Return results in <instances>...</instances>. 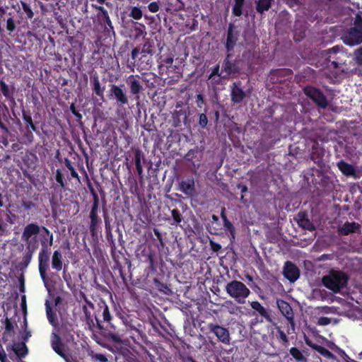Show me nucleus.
<instances>
[{
  "instance_id": "1",
  "label": "nucleus",
  "mask_w": 362,
  "mask_h": 362,
  "mask_svg": "<svg viewBox=\"0 0 362 362\" xmlns=\"http://www.w3.org/2000/svg\"><path fill=\"white\" fill-rule=\"evenodd\" d=\"M146 262L148 263V266L145 269L146 274L144 281V286L151 294L156 296L158 291V261L155 255L149 252L147 255Z\"/></svg>"
},
{
  "instance_id": "2",
  "label": "nucleus",
  "mask_w": 362,
  "mask_h": 362,
  "mask_svg": "<svg viewBox=\"0 0 362 362\" xmlns=\"http://www.w3.org/2000/svg\"><path fill=\"white\" fill-rule=\"evenodd\" d=\"M35 235H39L40 238V245L45 240V243L50 240L53 243V233L45 226H40L37 223H28L23 230L21 239L25 243L28 239L31 238Z\"/></svg>"
},
{
  "instance_id": "3",
  "label": "nucleus",
  "mask_w": 362,
  "mask_h": 362,
  "mask_svg": "<svg viewBox=\"0 0 362 362\" xmlns=\"http://www.w3.org/2000/svg\"><path fill=\"white\" fill-rule=\"evenodd\" d=\"M226 291L231 298L240 304L245 303L250 293V289L243 282L236 280L229 282L226 286Z\"/></svg>"
},
{
  "instance_id": "4",
  "label": "nucleus",
  "mask_w": 362,
  "mask_h": 362,
  "mask_svg": "<svg viewBox=\"0 0 362 362\" xmlns=\"http://www.w3.org/2000/svg\"><path fill=\"white\" fill-rule=\"evenodd\" d=\"M343 42L348 45L354 46L362 43V18L356 16L351 26L342 36Z\"/></svg>"
},
{
  "instance_id": "5",
  "label": "nucleus",
  "mask_w": 362,
  "mask_h": 362,
  "mask_svg": "<svg viewBox=\"0 0 362 362\" xmlns=\"http://www.w3.org/2000/svg\"><path fill=\"white\" fill-rule=\"evenodd\" d=\"M347 281V276L341 272L331 271L327 275L322 278V283L327 288L338 292L344 287Z\"/></svg>"
},
{
  "instance_id": "6",
  "label": "nucleus",
  "mask_w": 362,
  "mask_h": 362,
  "mask_svg": "<svg viewBox=\"0 0 362 362\" xmlns=\"http://www.w3.org/2000/svg\"><path fill=\"white\" fill-rule=\"evenodd\" d=\"M53 243H50V240L42 243L41 249L38 255V269L42 280L46 284L47 281V271L49 269V247Z\"/></svg>"
},
{
  "instance_id": "7",
  "label": "nucleus",
  "mask_w": 362,
  "mask_h": 362,
  "mask_svg": "<svg viewBox=\"0 0 362 362\" xmlns=\"http://www.w3.org/2000/svg\"><path fill=\"white\" fill-rule=\"evenodd\" d=\"M107 83H108L110 90H122V89L118 86L112 84L110 81H107L105 78H103L102 81H100L96 71H92L90 73V85L92 87L93 90H105L107 88Z\"/></svg>"
},
{
  "instance_id": "8",
  "label": "nucleus",
  "mask_w": 362,
  "mask_h": 362,
  "mask_svg": "<svg viewBox=\"0 0 362 362\" xmlns=\"http://www.w3.org/2000/svg\"><path fill=\"white\" fill-rule=\"evenodd\" d=\"M93 7L99 11L97 18L100 25L104 28L105 33L108 35H110L112 33L115 34L114 27L107 11L102 6H93Z\"/></svg>"
},
{
  "instance_id": "9",
  "label": "nucleus",
  "mask_w": 362,
  "mask_h": 362,
  "mask_svg": "<svg viewBox=\"0 0 362 362\" xmlns=\"http://www.w3.org/2000/svg\"><path fill=\"white\" fill-rule=\"evenodd\" d=\"M230 56V54L227 55L226 59L224 60L222 64V69L219 74V76L221 78H227L230 76H235V74H238L240 70L238 62H231L229 60Z\"/></svg>"
},
{
  "instance_id": "10",
  "label": "nucleus",
  "mask_w": 362,
  "mask_h": 362,
  "mask_svg": "<svg viewBox=\"0 0 362 362\" xmlns=\"http://www.w3.org/2000/svg\"><path fill=\"white\" fill-rule=\"evenodd\" d=\"M209 327L211 331L214 333L220 341L225 344H230V334L226 328L215 325H210Z\"/></svg>"
},
{
  "instance_id": "11",
  "label": "nucleus",
  "mask_w": 362,
  "mask_h": 362,
  "mask_svg": "<svg viewBox=\"0 0 362 362\" xmlns=\"http://www.w3.org/2000/svg\"><path fill=\"white\" fill-rule=\"evenodd\" d=\"M239 33L235 30V26L233 23H230L227 32V39L226 47L227 51H230L235 47L238 40Z\"/></svg>"
},
{
  "instance_id": "12",
  "label": "nucleus",
  "mask_w": 362,
  "mask_h": 362,
  "mask_svg": "<svg viewBox=\"0 0 362 362\" xmlns=\"http://www.w3.org/2000/svg\"><path fill=\"white\" fill-rule=\"evenodd\" d=\"M284 274L290 281L294 282L299 277V271L293 264L286 262L284 266Z\"/></svg>"
},
{
  "instance_id": "13",
  "label": "nucleus",
  "mask_w": 362,
  "mask_h": 362,
  "mask_svg": "<svg viewBox=\"0 0 362 362\" xmlns=\"http://www.w3.org/2000/svg\"><path fill=\"white\" fill-rule=\"evenodd\" d=\"M90 225L89 230L92 237H97L98 230L100 228L102 223L101 218L98 216V214H90Z\"/></svg>"
},
{
  "instance_id": "14",
  "label": "nucleus",
  "mask_w": 362,
  "mask_h": 362,
  "mask_svg": "<svg viewBox=\"0 0 362 362\" xmlns=\"http://www.w3.org/2000/svg\"><path fill=\"white\" fill-rule=\"evenodd\" d=\"M276 303L281 313L293 324V312L290 305L282 300H278Z\"/></svg>"
},
{
  "instance_id": "15",
  "label": "nucleus",
  "mask_w": 362,
  "mask_h": 362,
  "mask_svg": "<svg viewBox=\"0 0 362 362\" xmlns=\"http://www.w3.org/2000/svg\"><path fill=\"white\" fill-rule=\"evenodd\" d=\"M22 119L25 123V129H31L35 132L37 134L39 133V131L37 129L36 124L33 122L30 111L29 110H22Z\"/></svg>"
},
{
  "instance_id": "16",
  "label": "nucleus",
  "mask_w": 362,
  "mask_h": 362,
  "mask_svg": "<svg viewBox=\"0 0 362 362\" xmlns=\"http://www.w3.org/2000/svg\"><path fill=\"white\" fill-rule=\"evenodd\" d=\"M274 4V0H255V10L262 15L265 11H268Z\"/></svg>"
},
{
  "instance_id": "17",
  "label": "nucleus",
  "mask_w": 362,
  "mask_h": 362,
  "mask_svg": "<svg viewBox=\"0 0 362 362\" xmlns=\"http://www.w3.org/2000/svg\"><path fill=\"white\" fill-rule=\"evenodd\" d=\"M52 267L53 269L59 272L63 268V257L61 251L54 250L52 255Z\"/></svg>"
},
{
  "instance_id": "18",
  "label": "nucleus",
  "mask_w": 362,
  "mask_h": 362,
  "mask_svg": "<svg viewBox=\"0 0 362 362\" xmlns=\"http://www.w3.org/2000/svg\"><path fill=\"white\" fill-rule=\"evenodd\" d=\"M50 341L52 349L57 354H60L61 351L64 349V344L60 336L56 332H52L50 337Z\"/></svg>"
},
{
  "instance_id": "19",
  "label": "nucleus",
  "mask_w": 362,
  "mask_h": 362,
  "mask_svg": "<svg viewBox=\"0 0 362 362\" xmlns=\"http://www.w3.org/2000/svg\"><path fill=\"white\" fill-rule=\"evenodd\" d=\"M45 310L47 320L50 325H52L54 327H57L59 325L58 319L56 313L52 310L49 303L48 300L45 302Z\"/></svg>"
},
{
  "instance_id": "20",
  "label": "nucleus",
  "mask_w": 362,
  "mask_h": 362,
  "mask_svg": "<svg viewBox=\"0 0 362 362\" xmlns=\"http://www.w3.org/2000/svg\"><path fill=\"white\" fill-rule=\"evenodd\" d=\"M308 95L319 106L325 107L327 101L322 92H306Z\"/></svg>"
},
{
  "instance_id": "21",
  "label": "nucleus",
  "mask_w": 362,
  "mask_h": 362,
  "mask_svg": "<svg viewBox=\"0 0 362 362\" xmlns=\"http://www.w3.org/2000/svg\"><path fill=\"white\" fill-rule=\"evenodd\" d=\"M158 81L156 76L151 72L146 73L143 75L142 82L145 83L146 86L148 88H155Z\"/></svg>"
},
{
  "instance_id": "22",
  "label": "nucleus",
  "mask_w": 362,
  "mask_h": 362,
  "mask_svg": "<svg viewBox=\"0 0 362 362\" xmlns=\"http://www.w3.org/2000/svg\"><path fill=\"white\" fill-rule=\"evenodd\" d=\"M127 84L130 87L131 90H141L142 86L141 85L139 77L131 75L126 80Z\"/></svg>"
},
{
  "instance_id": "23",
  "label": "nucleus",
  "mask_w": 362,
  "mask_h": 362,
  "mask_svg": "<svg viewBox=\"0 0 362 362\" xmlns=\"http://www.w3.org/2000/svg\"><path fill=\"white\" fill-rule=\"evenodd\" d=\"M181 191L187 195H192L194 192V184L192 180L182 182L180 184Z\"/></svg>"
},
{
  "instance_id": "24",
  "label": "nucleus",
  "mask_w": 362,
  "mask_h": 362,
  "mask_svg": "<svg viewBox=\"0 0 362 362\" xmlns=\"http://www.w3.org/2000/svg\"><path fill=\"white\" fill-rule=\"evenodd\" d=\"M13 351L17 355V356L20 358H24L28 352V347L25 342H20L16 344L13 348Z\"/></svg>"
},
{
  "instance_id": "25",
  "label": "nucleus",
  "mask_w": 362,
  "mask_h": 362,
  "mask_svg": "<svg viewBox=\"0 0 362 362\" xmlns=\"http://www.w3.org/2000/svg\"><path fill=\"white\" fill-rule=\"evenodd\" d=\"M359 228V225L356 223H345L339 229L342 235H348L350 233L356 232Z\"/></svg>"
},
{
  "instance_id": "26",
  "label": "nucleus",
  "mask_w": 362,
  "mask_h": 362,
  "mask_svg": "<svg viewBox=\"0 0 362 362\" xmlns=\"http://www.w3.org/2000/svg\"><path fill=\"white\" fill-rule=\"evenodd\" d=\"M142 153L139 149L134 151V161L136 172L140 177H143V169L141 166Z\"/></svg>"
},
{
  "instance_id": "27",
  "label": "nucleus",
  "mask_w": 362,
  "mask_h": 362,
  "mask_svg": "<svg viewBox=\"0 0 362 362\" xmlns=\"http://www.w3.org/2000/svg\"><path fill=\"white\" fill-rule=\"evenodd\" d=\"M298 216V223L300 227L309 230L314 229L312 223L305 217V214L304 213H299Z\"/></svg>"
},
{
  "instance_id": "28",
  "label": "nucleus",
  "mask_w": 362,
  "mask_h": 362,
  "mask_svg": "<svg viewBox=\"0 0 362 362\" xmlns=\"http://www.w3.org/2000/svg\"><path fill=\"white\" fill-rule=\"evenodd\" d=\"M100 308L103 310L102 315L103 318V322L107 323L110 327L115 328L114 325L112 324V315L110 313L109 307L107 304L103 303L102 306H100Z\"/></svg>"
},
{
  "instance_id": "29",
  "label": "nucleus",
  "mask_w": 362,
  "mask_h": 362,
  "mask_svg": "<svg viewBox=\"0 0 362 362\" xmlns=\"http://www.w3.org/2000/svg\"><path fill=\"white\" fill-rule=\"evenodd\" d=\"M40 244V238L39 235H35L34 236H32L31 238L28 239V240L25 242L26 249H33L37 250Z\"/></svg>"
},
{
  "instance_id": "30",
  "label": "nucleus",
  "mask_w": 362,
  "mask_h": 362,
  "mask_svg": "<svg viewBox=\"0 0 362 362\" xmlns=\"http://www.w3.org/2000/svg\"><path fill=\"white\" fill-rule=\"evenodd\" d=\"M337 166L341 173L346 175H352L355 173L354 167L344 161L339 162Z\"/></svg>"
},
{
  "instance_id": "31",
  "label": "nucleus",
  "mask_w": 362,
  "mask_h": 362,
  "mask_svg": "<svg viewBox=\"0 0 362 362\" xmlns=\"http://www.w3.org/2000/svg\"><path fill=\"white\" fill-rule=\"evenodd\" d=\"M20 4L21 5L22 10L26 15V18L28 19H32L34 16V13L32 10L30 5L25 1H21Z\"/></svg>"
},
{
  "instance_id": "32",
  "label": "nucleus",
  "mask_w": 362,
  "mask_h": 362,
  "mask_svg": "<svg viewBox=\"0 0 362 362\" xmlns=\"http://www.w3.org/2000/svg\"><path fill=\"white\" fill-rule=\"evenodd\" d=\"M235 5L233 8V13L235 16H240L243 14V6L245 4V0H234Z\"/></svg>"
},
{
  "instance_id": "33",
  "label": "nucleus",
  "mask_w": 362,
  "mask_h": 362,
  "mask_svg": "<svg viewBox=\"0 0 362 362\" xmlns=\"http://www.w3.org/2000/svg\"><path fill=\"white\" fill-rule=\"evenodd\" d=\"M327 66L329 69H335L337 74H338L339 72H344V63H339L337 61H330Z\"/></svg>"
},
{
  "instance_id": "34",
  "label": "nucleus",
  "mask_w": 362,
  "mask_h": 362,
  "mask_svg": "<svg viewBox=\"0 0 362 362\" xmlns=\"http://www.w3.org/2000/svg\"><path fill=\"white\" fill-rule=\"evenodd\" d=\"M35 251L36 250L33 249H26V252L24 254L22 259V264L25 267H28V264L30 263L33 254L35 253Z\"/></svg>"
},
{
  "instance_id": "35",
  "label": "nucleus",
  "mask_w": 362,
  "mask_h": 362,
  "mask_svg": "<svg viewBox=\"0 0 362 362\" xmlns=\"http://www.w3.org/2000/svg\"><path fill=\"white\" fill-rule=\"evenodd\" d=\"M55 180L62 189L65 188L66 185V181L60 169H57L55 172Z\"/></svg>"
},
{
  "instance_id": "36",
  "label": "nucleus",
  "mask_w": 362,
  "mask_h": 362,
  "mask_svg": "<svg viewBox=\"0 0 362 362\" xmlns=\"http://www.w3.org/2000/svg\"><path fill=\"white\" fill-rule=\"evenodd\" d=\"M105 229H106V237L108 243H110L112 249L115 248V240H113L112 232L110 230V224L107 223L106 218L105 217Z\"/></svg>"
},
{
  "instance_id": "37",
  "label": "nucleus",
  "mask_w": 362,
  "mask_h": 362,
  "mask_svg": "<svg viewBox=\"0 0 362 362\" xmlns=\"http://www.w3.org/2000/svg\"><path fill=\"white\" fill-rule=\"evenodd\" d=\"M252 309L257 310L262 316L268 317L266 309L257 301H253L250 303Z\"/></svg>"
},
{
  "instance_id": "38",
  "label": "nucleus",
  "mask_w": 362,
  "mask_h": 362,
  "mask_svg": "<svg viewBox=\"0 0 362 362\" xmlns=\"http://www.w3.org/2000/svg\"><path fill=\"white\" fill-rule=\"evenodd\" d=\"M148 321L153 330L158 332V319L153 313L148 317Z\"/></svg>"
},
{
  "instance_id": "39",
  "label": "nucleus",
  "mask_w": 362,
  "mask_h": 362,
  "mask_svg": "<svg viewBox=\"0 0 362 362\" xmlns=\"http://www.w3.org/2000/svg\"><path fill=\"white\" fill-rule=\"evenodd\" d=\"M66 266H64V271H63V279L65 281V282L66 283L67 286L69 288H72V287L74 286V285L72 283V279H71V276L70 274L66 272Z\"/></svg>"
},
{
  "instance_id": "40",
  "label": "nucleus",
  "mask_w": 362,
  "mask_h": 362,
  "mask_svg": "<svg viewBox=\"0 0 362 362\" xmlns=\"http://www.w3.org/2000/svg\"><path fill=\"white\" fill-rule=\"evenodd\" d=\"M354 60L356 64L359 65H362V47H359L356 49L354 52Z\"/></svg>"
},
{
  "instance_id": "41",
  "label": "nucleus",
  "mask_w": 362,
  "mask_h": 362,
  "mask_svg": "<svg viewBox=\"0 0 362 362\" xmlns=\"http://www.w3.org/2000/svg\"><path fill=\"white\" fill-rule=\"evenodd\" d=\"M129 16L132 17L134 19L139 20L142 17V11L138 7H133L129 13Z\"/></svg>"
},
{
  "instance_id": "42",
  "label": "nucleus",
  "mask_w": 362,
  "mask_h": 362,
  "mask_svg": "<svg viewBox=\"0 0 362 362\" xmlns=\"http://www.w3.org/2000/svg\"><path fill=\"white\" fill-rule=\"evenodd\" d=\"M33 132H34V131L32 130L31 129L27 128V129H25V132L23 135V138L25 139L26 142L28 144H31L34 141V136H33Z\"/></svg>"
},
{
  "instance_id": "43",
  "label": "nucleus",
  "mask_w": 362,
  "mask_h": 362,
  "mask_svg": "<svg viewBox=\"0 0 362 362\" xmlns=\"http://www.w3.org/2000/svg\"><path fill=\"white\" fill-rule=\"evenodd\" d=\"M21 206L26 211H30L32 209H35L37 208V205L32 201H24L23 200L21 202Z\"/></svg>"
},
{
  "instance_id": "44",
  "label": "nucleus",
  "mask_w": 362,
  "mask_h": 362,
  "mask_svg": "<svg viewBox=\"0 0 362 362\" xmlns=\"http://www.w3.org/2000/svg\"><path fill=\"white\" fill-rule=\"evenodd\" d=\"M332 322L336 323L337 322L334 319L327 317H320L317 320V324L322 326L327 325Z\"/></svg>"
},
{
  "instance_id": "45",
  "label": "nucleus",
  "mask_w": 362,
  "mask_h": 362,
  "mask_svg": "<svg viewBox=\"0 0 362 362\" xmlns=\"http://www.w3.org/2000/svg\"><path fill=\"white\" fill-rule=\"evenodd\" d=\"M231 97L233 102L239 103L245 97V92H232Z\"/></svg>"
},
{
  "instance_id": "46",
  "label": "nucleus",
  "mask_w": 362,
  "mask_h": 362,
  "mask_svg": "<svg viewBox=\"0 0 362 362\" xmlns=\"http://www.w3.org/2000/svg\"><path fill=\"white\" fill-rule=\"evenodd\" d=\"M115 95L116 99L122 104L127 103V97L124 92H113Z\"/></svg>"
},
{
  "instance_id": "47",
  "label": "nucleus",
  "mask_w": 362,
  "mask_h": 362,
  "mask_svg": "<svg viewBox=\"0 0 362 362\" xmlns=\"http://www.w3.org/2000/svg\"><path fill=\"white\" fill-rule=\"evenodd\" d=\"M16 29V23L13 18H9L6 21V30L9 33H13Z\"/></svg>"
},
{
  "instance_id": "48",
  "label": "nucleus",
  "mask_w": 362,
  "mask_h": 362,
  "mask_svg": "<svg viewBox=\"0 0 362 362\" xmlns=\"http://www.w3.org/2000/svg\"><path fill=\"white\" fill-rule=\"evenodd\" d=\"M291 355L298 361H301L303 358V355L301 352L296 348H291L290 350Z\"/></svg>"
},
{
  "instance_id": "49",
  "label": "nucleus",
  "mask_w": 362,
  "mask_h": 362,
  "mask_svg": "<svg viewBox=\"0 0 362 362\" xmlns=\"http://www.w3.org/2000/svg\"><path fill=\"white\" fill-rule=\"evenodd\" d=\"M317 351L319 353H320L321 355H322L325 357H327L328 358L334 359V355L327 349L323 347H319L317 349Z\"/></svg>"
},
{
  "instance_id": "50",
  "label": "nucleus",
  "mask_w": 362,
  "mask_h": 362,
  "mask_svg": "<svg viewBox=\"0 0 362 362\" xmlns=\"http://www.w3.org/2000/svg\"><path fill=\"white\" fill-rule=\"evenodd\" d=\"M14 329V326L11 320L8 317L5 319V332L6 333L13 332Z\"/></svg>"
},
{
  "instance_id": "51",
  "label": "nucleus",
  "mask_w": 362,
  "mask_h": 362,
  "mask_svg": "<svg viewBox=\"0 0 362 362\" xmlns=\"http://www.w3.org/2000/svg\"><path fill=\"white\" fill-rule=\"evenodd\" d=\"M226 307L228 308V312L230 314H235L238 310V308L233 305L231 301H227L226 303Z\"/></svg>"
},
{
  "instance_id": "52",
  "label": "nucleus",
  "mask_w": 362,
  "mask_h": 362,
  "mask_svg": "<svg viewBox=\"0 0 362 362\" xmlns=\"http://www.w3.org/2000/svg\"><path fill=\"white\" fill-rule=\"evenodd\" d=\"M318 310L321 313H326V314L335 313V312H336V308L334 307H327V306L320 307V308H318Z\"/></svg>"
},
{
  "instance_id": "53",
  "label": "nucleus",
  "mask_w": 362,
  "mask_h": 362,
  "mask_svg": "<svg viewBox=\"0 0 362 362\" xmlns=\"http://www.w3.org/2000/svg\"><path fill=\"white\" fill-rule=\"evenodd\" d=\"M99 209V200H93L90 214H98Z\"/></svg>"
},
{
  "instance_id": "54",
  "label": "nucleus",
  "mask_w": 362,
  "mask_h": 362,
  "mask_svg": "<svg viewBox=\"0 0 362 362\" xmlns=\"http://www.w3.org/2000/svg\"><path fill=\"white\" fill-rule=\"evenodd\" d=\"M223 225L225 229L230 231L231 235L233 236L234 228L232 223L228 220H226V221L223 222Z\"/></svg>"
},
{
  "instance_id": "55",
  "label": "nucleus",
  "mask_w": 362,
  "mask_h": 362,
  "mask_svg": "<svg viewBox=\"0 0 362 362\" xmlns=\"http://www.w3.org/2000/svg\"><path fill=\"white\" fill-rule=\"evenodd\" d=\"M70 110L72 112V114L76 117L78 119H81L82 115L78 112V111L76 110L75 105L74 103H71L70 105Z\"/></svg>"
},
{
  "instance_id": "56",
  "label": "nucleus",
  "mask_w": 362,
  "mask_h": 362,
  "mask_svg": "<svg viewBox=\"0 0 362 362\" xmlns=\"http://www.w3.org/2000/svg\"><path fill=\"white\" fill-rule=\"evenodd\" d=\"M88 188H89V190H90V192L93 197V200H99V197H98V194L96 193L95 190L94 189L93 187L92 186V185L90 184V182H88Z\"/></svg>"
},
{
  "instance_id": "57",
  "label": "nucleus",
  "mask_w": 362,
  "mask_h": 362,
  "mask_svg": "<svg viewBox=\"0 0 362 362\" xmlns=\"http://www.w3.org/2000/svg\"><path fill=\"white\" fill-rule=\"evenodd\" d=\"M148 7L150 11L153 13L157 12L158 11V2H151L148 4Z\"/></svg>"
},
{
  "instance_id": "58",
  "label": "nucleus",
  "mask_w": 362,
  "mask_h": 362,
  "mask_svg": "<svg viewBox=\"0 0 362 362\" xmlns=\"http://www.w3.org/2000/svg\"><path fill=\"white\" fill-rule=\"evenodd\" d=\"M172 216L175 223H178L181 221V216L178 211L177 210H173L172 211Z\"/></svg>"
},
{
  "instance_id": "59",
  "label": "nucleus",
  "mask_w": 362,
  "mask_h": 362,
  "mask_svg": "<svg viewBox=\"0 0 362 362\" xmlns=\"http://www.w3.org/2000/svg\"><path fill=\"white\" fill-rule=\"evenodd\" d=\"M207 117L204 114H202L199 116V124L202 127H205L207 124Z\"/></svg>"
},
{
  "instance_id": "60",
  "label": "nucleus",
  "mask_w": 362,
  "mask_h": 362,
  "mask_svg": "<svg viewBox=\"0 0 362 362\" xmlns=\"http://www.w3.org/2000/svg\"><path fill=\"white\" fill-rule=\"evenodd\" d=\"M94 357L96 360L99 361L100 362H107V357L102 354H96Z\"/></svg>"
},
{
  "instance_id": "61",
  "label": "nucleus",
  "mask_w": 362,
  "mask_h": 362,
  "mask_svg": "<svg viewBox=\"0 0 362 362\" xmlns=\"http://www.w3.org/2000/svg\"><path fill=\"white\" fill-rule=\"evenodd\" d=\"M337 352L339 354V356L344 360V361H346L348 359H350V358L346 354V353L343 350L337 349Z\"/></svg>"
},
{
  "instance_id": "62",
  "label": "nucleus",
  "mask_w": 362,
  "mask_h": 362,
  "mask_svg": "<svg viewBox=\"0 0 362 362\" xmlns=\"http://www.w3.org/2000/svg\"><path fill=\"white\" fill-rule=\"evenodd\" d=\"M58 355L61 356L66 362H71L70 356L64 353V349H62L61 351V354Z\"/></svg>"
},
{
  "instance_id": "63",
  "label": "nucleus",
  "mask_w": 362,
  "mask_h": 362,
  "mask_svg": "<svg viewBox=\"0 0 362 362\" xmlns=\"http://www.w3.org/2000/svg\"><path fill=\"white\" fill-rule=\"evenodd\" d=\"M64 163L65 166H66L69 170H71V169H72V168H74V167L73 166V165H72L71 161L68 158H64Z\"/></svg>"
},
{
  "instance_id": "64",
  "label": "nucleus",
  "mask_w": 362,
  "mask_h": 362,
  "mask_svg": "<svg viewBox=\"0 0 362 362\" xmlns=\"http://www.w3.org/2000/svg\"><path fill=\"white\" fill-rule=\"evenodd\" d=\"M0 361L1 362H7V356L4 350H0Z\"/></svg>"
}]
</instances>
